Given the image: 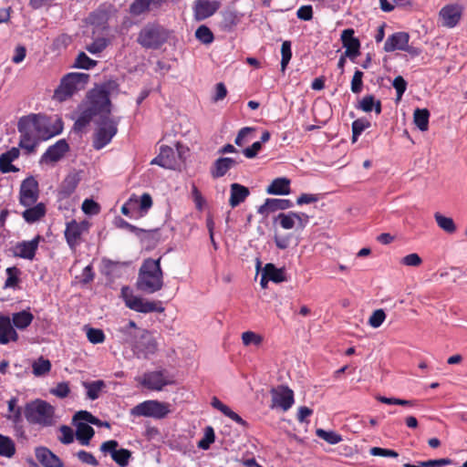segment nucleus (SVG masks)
I'll list each match as a JSON object with an SVG mask.
<instances>
[{
  "label": "nucleus",
  "instance_id": "nucleus-1",
  "mask_svg": "<svg viewBox=\"0 0 467 467\" xmlns=\"http://www.w3.org/2000/svg\"><path fill=\"white\" fill-rule=\"evenodd\" d=\"M116 87L115 82H109L91 89L87 100L78 106L79 115L74 124L76 130H82L94 117L99 116L93 136L96 150L103 149L118 132L119 118L110 116L112 105L109 99L110 90Z\"/></svg>",
  "mask_w": 467,
  "mask_h": 467
},
{
  "label": "nucleus",
  "instance_id": "nucleus-2",
  "mask_svg": "<svg viewBox=\"0 0 467 467\" xmlns=\"http://www.w3.org/2000/svg\"><path fill=\"white\" fill-rule=\"evenodd\" d=\"M20 133L19 147L27 153L34 152L42 140H47L63 130L62 120L54 121L44 115L30 114L20 118L17 123Z\"/></svg>",
  "mask_w": 467,
  "mask_h": 467
},
{
  "label": "nucleus",
  "instance_id": "nucleus-3",
  "mask_svg": "<svg viewBox=\"0 0 467 467\" xmlns=\"http://www.w3.org/2000/svg\"><path fill=\"white\" fill-rule=\"evenodd\" d=\"M122 339L138 359H149L159 350V343L154 333L140 327L133 320L119 327Z\"/></svg>",
  "mask_w": 467,
  "mask_h": 467
},
{
  "label": "nucleus",
  "instance_id": "nucleus-4",
  "mask_svg": "<svg viewBox=\"0 0 467 467\" xmlns=\"http://www.w3.org/2000/svg\"><path fill=\"white\" fill-rule=\"evenodd\" d=\"M163 286V273L161 267V258L145 259L140 268L137 287L146 294H153Z\"/></svg>",
  "mask_w": 467,
  "mask_h": 467
},
{
  "label": "nucleus",
  "instance_id": "nucleus-5",
  "mask_svg": "<svg viewBox=\"0 0 467 467\" xmlns=\"http://www.w3.org/2000/svg\"><path fill=\"white\" fill-rule=\"evenodd\" d=\"M24 415L28 423L40 427H50L56 422L55 408L40 399L27 402L24 408Z\"/></svg>",
  "mask_w": 467,
  "mask_h": 467
},
{
  "label": "nucleus",
  "instance_id": "nucleus-6",
  "mask_svg": "<svg viewBox=\"0 0 467 467\" xmlns=\"http://www.w3.org/2000/svg\"><path fill=\"white\" fill-rule=\"evenodd\" d=\"M170 37V31L159 24L150 23L140 31L137 42L144 48L158 49Z\"/></svg>",
  "mask_w": 467,
  "mask_h": 467
},
{
  "label": "nucleus",
  "instance_id": "nucleus-7",
  "mask_svg": "<svg viewBox=\"0 0 467 467\" xmlns=\"http://www.w3.org/2000/svg\"><path fill=\"white\" fill-rule=\"evenodd\" d=\"M89 76L85 73H69L65 76L59 87L55 91V98L59 101H64L70 98L76 91L85 88Z\"/></svg>",
  "mask_w": 467,
  "mask_h": 467
},
{
  "label": "nucleus",
  "instance_id": "nucleus-8",
  "mask_svg": "<svg viewBox=\"0 0 467 467\" xmlns=\"http://www.w3.org/2000/svg\"><path fill=\"white\" fill-rule=\"evenodd\" d=\"M171 412V405L157 400H149L140 402L130 410V415L135 417H148L161 420Z\"/></svg>",
  "mask_w": 467,
  "mask_h": 467
},
{
  "label": "nucleus",
  "instance_id": "nucleus-9",
  "mask_svg": "<svg viewBox=\"0 0 467 467\" xmlns=\"http://www.w3.org/2000/svg\"><path fill=\"white\" fill-rule=\"evenodd\" d=\"M121 295L125 305L130 309L136 312L147 314L152 312L161 313L164 311V308L160 305V303L149 301L142 297L134 296L128 286L122 287Z\"/></svg>",
  "mask_w": 467,
  "mask_h": 467
},
{
  "label": "nucleus",
  "instance_id": "nucleus-10",
  "mask_svg": "<svg viewBox=\"0 0 467 467\" xmlns=\"http://www.w3.org/2000/svg\"><path fill=\"white\" fill-rule=\"evenodd\" d=\"M138 381L145 389L153 391H161L166 386L174 382L165 369L145 372Z\"/></svg>",
  "mask_w": 467,
  "mask_h": 467
},
{
  "label": "nucleus",
  "instance_id": "nucleus-11",
  "mask_svg": "<svg viewBox=\"0 0 467 467\" xmlns=\"http://www.w3.org/2000/svg\"><path fill=\"white\" fill-rule=\"evenodd\" d=\"M89 226L88 221L77 222L72 220L67 223L64 234L66 241L72 250H75L80 244L81 236L88 232Z\"/></svg>",
  "mask_w": 467,
  "mask_h": 467
},
{
  "label": "nucleus",
  "instance_id": "nucleus-12",
  "mask_svg": "<svg viewBox=\"0 0 467 467\" xmlns=\"http://www.w3.org/2000/svg\"><path fill=\"white\" fill-rule=\"evenodd\" d=\"M272 403L271 409H281L283 411L288 410L294 404V392L286 386H277L270 390Z\"/></svg>",
  "mask_w": 467,
  "mask_h": 467
},
{
  "label": "nucleus",
  "instance_id": "nucleus-13",
  "mask_svg": "<svg viewBox=\"0 0 467 467\" xmlns=\"http://www.w3.org/2000/svg\"><path fill=\"white\" fill-rule=\"evenodd\" d=\"M39 196L38 182L30 176L26 178L20 185L19 202L23 206L34 205Z\"/></svg>",
  "mask_w": 467,
  "mask_h": 467
},
{
  "label": "nucleus",
  "instance_id": "nucleus-14",
  "mask_svg": "<svg viewBox=\"0 0 467 467\" xmlns=\"http://www.w3.org/2000/svg\"><path fill=\"white\" fill-rule=\"evenodd\" d=\"M119 443L115 440H109L100 445V451L104 453H109L112 460L120 467L129 464L131 452L127 449L118 450Z\"/></svg>",
  "mask_w": 467,
  "mask_h": 467
},
{
  "label": "nucleus",
  "instance_id": "nucleus-15",
  "mask_svg": "<svg viewBox=\"0 0 467 467\" xmlns=\"http://www.w3.org/2000/svg\"><path fill=\"white\" fill-rule=\"evenodd\" d=\"M43 240V237L41 235L35 236L30 241H22L18 242L14 247H13V254L16 257L26 259V260H33L36 256V253L37 251L39 243Z\"/></svg>",
  "mask_w": 467,
  "mask_h": 467
},
{
  "label": "nucleus",
  "instance_id": "nucleus-16",
  "mask_svg": "<svg viewBox=\"0 0 467 467\" xmlns=\"http://www.w3.org/2000/svg\"><path fill=\"white\" fill-rule=\"evenodd\" d=\"M341 41L345 48V57L354 61L360 54V42L354 36V30L351 28L343 30L341 33Z\"/></svg>",
  "mask_w": 467,
  "mask_h": 467
},
{
  "label": "nucleus",
  "instance_id": "nucleus-17",
  "mask_svg": "<svg viewBox=\"0 0 467 467\" xmlns=\"http://www.w3.org/2000/svg\"><path fill=\"white\" fill-rule=\"evenodd\" d=\"M221 6L217 0H196L193 5L194 18L197 21L212 16Z\"/></svg>",
  "mask_w": 467,
  "mask_h": 467
},
{
  "label": "nucleus",
  "instance_id": "nucleus-18",
  "mask_svg": "<svg viewBox=\"0 0 467 467\" xmlns=\"http://www.w3.org/2000/svg\"><path fill=\"white\" fill-rule=\"evenodd\" d=\"M441 25L445 27H454L462 17V7L458 5H447L440 11Z\"/></svg>",
  "mask_w": 467,
  "mask_h": 467
},
{
  "label": "nucleus",
  "instance_id": "nucleus-19",
  "mask_svg": "<svg viewBox=\"0 0 467 467\" xmlns=\"http://www.w3.org/2000/svg\"><path fill=\"white\" fill-rule=\"evenodd\" d=\"M17 340L18 334L12 325L11 318L7 316H0V344L6 345Z\"/></svg>",
  "mask_w": 467,
  "mask_h": 467
},
{
  "label": "nucleus",
  "instance_id": "nucleus-20",
  "mask_svg": "<svg viewBox=\"0 0 467 467\" xmlns=\"http://www.w3.org/2000/svg\"><path fill=\"white\" fill-rule=\"evenodd\" d=\"M410 41V35L407 32H396L387 38L384 44L385 52H393L396 50H404Z\"/></svg>",
  "mask_w": 467,
  "mask_h": 467
},
{
  "label": "nucleus",
  "instance_id": "nucleus-21",
  "mask_svg": "<svg viewBox=\"0 0 467 467\" xmlns=\"http://www.w3.org/2000/svg\"><path fill=\"white\" fill-rule=\"evenodd\" d=\"M150 164H156L165 169H175L176 155L173 149L169 146H161L159 155L150 161Z\"/></svg>",
  "mask_w": 467,
  "mask_h": 467
},
{
  "label": "nucleus",
  "instance_id": "nucleus-22",
  "mask_svg": "<svg viewBox=\"0 0 467 467\" xmlns=\"http://www.w3.org/2000/svg\"><path fill=\"white\" fill-rule=\"evenodd\" d=\"M166 2L167 0H135L130 6V12L134 16H140L161 8Z\"/></svg>",
  "mask_w": 467,
  "mask_h": 467
},
{
  "label": "nucleus",
  "instance_id": "nucleus-23",
  "mask_svg": "<svg viewBox=\"0 0 467 467\" xmlns=\"http://www.w3.org/2000/svg\"><path fill=\"white\" fill-rule=\"evenodd\" d=\"M293 203L287 199H266L265 203L258 208V213L268 216L271 213L286 210L292 207Z\"/></svg>",
  "mask_w": 467,
  "mask_h": 467
},
{
  "label": "nucleus",
  "instance_id": "nucleus-24",
  "mask_svg": "<svg viewBox=\"0 0 467 467\" xmlns=\"http://www.w3.org/2000/svg\"><path fill=\"white\" fill-rule=\"evenodd\" d=\"M237 164L238 161L233 158L221 157L213 162L211 167L210 173L214 179L221 178Z\"/></svg>",
  "mask_w": 467,
  "mask_h": 467
},
{
  "label": "nucleus",
  "instance_id": "nucleus-25",
  "mask_svg": "<svg viewBox=\"0 0 467 467\" xmlns=\"http://www.w3.org/2000/svg\"><path fill=\"white\" fill-rule=\"evenodd\" d=\"M68 150V144L65 140H59L54 145L48 147L42 156V161L46 162H55L59 161Z\"/></svg>",
  "mask_w": 467,
  "mask_h": 467
},
{
  "label": "nucleus",
  "instance_id": "nucleus-26",
  "mask_svg": "<svg viewBox=\"0 0 467 467\" xmlns=\"http://www.w3.org/2000/svg\"><path fill=\"white\" fill-rule=\"evenodd\" d=\"M36 458L44 467H63L62 461L46 447L36 449Z\"/></svg>",
  "mask_w": 467,
  "mask_h": 467
},
{
  "label": "nucleus",
  "instance_id": "nucleus-27",
  "mask_svg": "<svg viewBox=\"0 0 467 467\" xmlns=\"http://www.w3.org/2000/svg\"><path fill=\"white\" fill-rule=\"evenodd\" d=\"M19 150L12 148L0 155V171L2 173L17 172L19 171L12 162L19 157Z\"/></svg>",
  "mask_w": 467,
  "mask_h": 467
},
{
  "label": "nucleus",
  "instance_id": "nucleus-28",
  "mask_svg": "<svg viewBox=\"0 0 467 467\" xmlns=\"http://www.w3.org/2000/svg\"><path fill=\"white\" fill-rule=\"evenodd\" d=\"M266 192L273 195L289 194L290 180L285 177L275 179L266 188Z\"/></svg>",
  "mask_w": 467,
  "mask_h": 467
},
{
  "label": "nucleus",
  "instance_id": "nucleus-29",
  "mask_svg": "<svg viewBox=\"0 0 467 467\" xmlns=\"http://www.w3.org/2000/svg\"><path fill=\"white\" fill-rule=\"evenodd\" d=\"M249 193L250 192L247 187L236 182L231 184V195L229 199L231 207L234 208L244 202Z\"/></svg>",
  "mask_w": 467,
  "mask_h": 467
},
{
  "label": "nucleus",
  "instance_id": "nucleus-30",
  "mask_svg": "<svg viewBox=\"0 0 467 467\" xmlns=\"http://www.w3.org/2000/svg\"><path fill=\"white\" fill-rule=\"evenodd\" d=\"M26 209L22 213L24 220L28 223H36L46 214V206L44 203H35L32 206H26Z\"/></svg>",
  "mask_w": 467,
  "mask_h": 467
},
{
  "label": "nucleus",
  "instance_id": "nucleus-31",
  "mask_svg": "<svg viewBox=\"0 0 467 467\" xmlns=\"http://www.w3.org/2000/svg\"><path fill=\"white\" fill-rule=\"evenodd\" d=\"M18 398L14 396L7 401L8 413L5 418L11 421L14 425H18L22 422V409L18 406Z\"/></svg>",
  "mask_w": 467,
  "mask_h": 467
},
{
  "label": "nucleus",
  "instance_id": "nucleus-32",
  "mask_svg": "<svg viewBox=\"0 0 467 467\" xmlns=\"http://www.w3.org/2000/svg\"><path fill=\"white\" fill-rule=\"evenodd\" d=\"M10 318L14 327L23 330L30 326L34 319V316L27 310H22L20 312L14 313Z\"/></svg>",
  "mask_w": 467,
  "mask_h": 467
},
{
  "label": "nucleus",
  "instance_id": "nucleus-33",
  "mask_svg": "<svg viewBox=\"0 0 467 467\" xmlns=\"http://www.w3.org/2000/svg\"><path fill=\"white\" fill-rule=\"evenodd\" d=\"M109 18V13L106 7H100L91 13L88 16V22L98 27L105 29Z\"/></svg>",
  "mask_w": 467,
  "mask_h": 467
},
{
  "label": "nucleus",
  "instance_id": "nucleus-34",
  "mask_svg": "<svg viewBox=\"0 0 467 467\" xmlns=\"http://www.w3.org/2000/svg\"><path fill=\"white\" fill-rule=\"evenodd\" d=\"M212 406L220 410L223 415L233 420L234 422L244 426L246 422L234 411H233L228 406L223 404L218 398L213 397L211 402Z\"/></svg>",
  "mask_w": 467,
  "mask_h": 467
},
{
  "label": "nucleus",
  "instance_id": "nucleus-35",
  "mask_svg": "<svg viewBox=\"0 0 467 467\" xmlns=\"http://www.w3.org/2000/svg\"><path fill=\"white\" fill-rule=\"evenodd\" d=\"M94 433L93 428L88 424L85 422H78L77 424L76 437L81 445L88 446Z\"/></svg>",
  "mask_w": 467,
  "mask_h": 467
},
{
  "label": "nucleus",
  "instance_id": "nucleus-36",
  "mask_svg": "<svg viewBox=\"0 0 467 467\" xmlns=\"http://www.w3.org/2000/svg\"><path fill=\"white\" fill-rule=\"evenodd\" d=\"M263 271L265 272V275L268 277L269 281L274 283H281L285 280V273L284 268H277L271 263L266 264Z\"/></svg>",
  "mask_w": 467,
  "mask_h": 467
},
{
  "label": "nucleus",
  "instance_id": "nucleus-37",
  "mask_svg": "<svg viewBox=\"0 0 467 467\" xmlns=\"http://www.w3.org/2000/svg\"><path fill=\"white\" fill-rule=\"evenodd\" d=\"M430 112L427 109H416L413 113L415 125L421 131H426L429 128Z\"/></svg>",
  "mask_w": 467,
  "mask_h": 467
},
{
  "label": "nucleus",
  "instance_id": "nucleus-38",
  "mask_svg": "<svg viewBox=\"0 0 467 467\" xmlns=\"http://www.w3.org/2000/svg\"><path fill=\"white\" fill-rule=\"evenodd\" d=\"M16 453V444L14 441L0 433V456L11 458Z\"/></svg>",
  "mask_w": 467,
  "mask_h": 467
},
{
  "label": "nucleus",
  "instance_id": "nucleus-39",
  "mask_svg": "<svg viewBox=\"0 0 467 467\" xmlns=\"http://www.w3.org/2000/svg\"><path fill=\"white\" fill-rule=\"evenodd\" d=\"M83 386L87 389V397L91 400H97L103 388H105V382L103 380H95L92 382H84Z\"/></svg>",
  "mask_w": 467,
  "mask_h": 467
},
{
  "label": "nucleus",
  "instance_id": "nucleus-40",
  "mask_svg": "<svg viewBox=\"0 0 467 467\" xmlns=\"http://www.w3.org/2000/svg\"><path fill=\"white\" fill-rule=\"evenodd\" d=\"M78 179L75 175H69L67 176L62 182L60 189H59V196L60 198H67L68 197L75 189L78 186Z\"/></svg>",
  "mask_w": 467,
  "mask_h": 467
},
{
  "label": "nucleus",
  "instance_id": "nucleus-41",
  "mask_svg": "<svg viewBox=\"0 0 467 467\" xmlns=\"http://www.w3.org/2000/svg\"><path fill=\"white\" fill-rule=\"evenodd\" d=\"M51 369V362L40 357L32 364V371L36 377H42L47 375Z\"/></svg>",
  "mask_w": 467,
  "mask_h": 467
},
{
  "label": "nucleus",
  "instance_id": "nucleus-42",
  "mask_svg": "<svg viewBox=\"0 0 467 467\" xmlns=\"http://www.w3.org/2000/svg\"><path fill=\"white\" fill-rule=\"evenodd\" d=\"M7 278L5 282L4 288H16L19 284V275L21 274V271L16 267H7L6 270Z\"/></svg>",
  "mask_w": 467,
  "mask_h": 467
},
{
  "label": "nucleus",
  "instance_id": "nucleus-43",
  "mask_svg": "<svg viewBox=\"0 0 467 467\" xmlns=\"http://www.w3.org/2000/svg\"><path fill=\"white\" fill-rule=\"evenodd\" d=\"M435 221L440 228L449 234H452L456 230L455 223L451 217H446L439 213L434 214Z\"/></svg>",
  "mask_w": 467,
  "mask_h": 467
},
{
  "label": "nucleus",
  "instance_id": "nucleus-44",
  "mask_svg": "<svg viewBox=\"0 0 467 467\" xmlns=\"http://www.w3.org/2000/svg\"><path fill=\"white\" fill-rule=\"evenodd\" d=\"M296 217V213L289 212L287 213H281L276 217V221H278L280 226L283 229L290 230L296 227L295 218Z\"/></svg>",
  "mask_w": 467,
  "mask_h": 467
},
{
  "label": "nucleus",
  "instance_id": "nucleus-45",
  "mask_svg": "<svg viewBox=\"0 0 467 467\" xmlns=\"http://www.w3.org/2000/svg\"><path fill=\"white\" fill-rule=\"evenodd\" d=\"M195 37L204 45L211 44L214 39L213 34L211 31V29L204 25L200 26L196 29Z\"/></svg>",
  "mask_w": 467,
  "mask_h": 467
},
{
  "label": "nucleus",
  "instance_id": "nucleus-46",
  "mask_svg": "<svg viewBox=\"0 0 467 467\" xmlns=\"http://www.w3.org/2000/svg\"><path fill=\"white\" fill-rule=\"evenodd\" d=\"M316 434L318 438L326 441L329 444H337L342 441L341 435L332 431H325L323 429H317Z\"/></svg>",
  "mask_w": 467,
  "mask_h": 467
},
{
  "label": "nucleus",
  "instance_id": "nucleus-47",
  "mask_svg": "<svg viewBox=\"0 0 467 467\" xmlns=\"http://www.w3.org/2000/svg\"><path fill=\"white\" fill-rule=\"evenodd\" d=\"M103 265L107 275H116L119 271L128 266V263H120L109 259H103Z\"/></svg>",
  "mask_w": 467,
  "mask_h": 467
},
{
  "label": "nucleus",
  "instance_id": "nucleus-48",
  "mask_svg": "<svg viewBox=\"0 0 467 467\" xmlns=\"http://www.w3.org/2000/svg\"><path fill=\"white\" fill-rule=\"evenodd\" d=\"M281 71L285 72L286 69V67L291 60L292 57V50H291V42L286 40L284 41L281 47Z\"/></svg>",
  "mask_w": 467,
  "mask_h": 467
},
{
  "label": "nucleus",
  "instance_id": "nucleus-49",
  "mask_svg": "<svg viewBox=\"0 0 467 467\" xmlns=\"http://www.w3.org/2000/svg\"><path fill=\"white\" fill-rule=\"evenodd\" d=\"M376 399L385 404L389 405H400V406H409L413 407L416 404V400H402L398 398H387L384 396H377Z\"/></svg>",
  "mask_w": 467,
  "mask_h": 467
},
{
  "label": "nucleus",
  "instance_id": "nucleus-50",
  "mask_svg": "<svg viewBox=\"0 0 467 467\" xmlns=\"http://www.w3.org/2000/svg\"><path fill=\"white\" fill-rule=\"evenodd\" d=\"M215 434L214 431L211 426H208L204 430V436L198 442V447L202 450H208L210 445L214 442Z\"/></svg>",
  "mask_w": 467,
  "mask_h": 467
},
{
  "label": "nucleus",
  "instance_id": "nucleus-51",
  "mask_svg": "<svg viewBox=\"0 0 467 467\" xmlns=\"http://www.w3.org/2000/svg\"><path fill=\"white\" fill-rule=\"evenodd\" d=\"M109 45V40L105 37L96 38L90 45L87 46V50L91 54L101 53Z\"/></svg>",
  "mask_w": 467,
  "mask_h": 467
},
{
  "label": "nucleus",
  "instance_id": "nucleus-52",
  "mask_svg": "<svg viewBox=\"0 0 467 467\" xmlns=\"http://www.w3.org/2000/svg\"><path fill=\"white\" fill-rule=\"evenodd\" d=\"M97 62L91 58H89L84 52H81L76 61H75V67L84 69H90L92 68Z\"/></svg>",
  "mask_w": 467,
  "mask_h": 467
},
{
  "label": "nucleus",
  "instance_id": "nucleus-53",
  "mask_svg": "<svg viewBox=\"0 0 467 467\" xmlns=\"http://www.w3.org/2000/svg\"><path fill=\"white\" fill-rule=\"evenodd\" d=\"M87 337L92 344H99L104 342L105 335L101 329L88 327L87 329Z\"/></svg>",
  "mask_w": 467,
  "mask_h": 467
},
{
  "label": "nucleus",
  "instance_id": "nucleus-54",
  "mask_svg": "<svg viewBox=\"0 0 467 467\" xmlns=\"http://www.w3.org/2000/svg\"><path fill=\"white\" fill-rule=\"evenodd\" d=\"M386 318V314L383 309L375 310L368 319V325L373 328L379 327Z\"/></svg>",
  "mask_w": 467,
  "mask_h": 467
},
{
  "label": "nucleus",
  "instance_id": "nucleus-55",
  "mask_svg": "<svg viewBox=\"0 0 467 467\" xmlns=\"http://www.w3.org/2000/svg\"><path fill=\"white\" fill-rule=\"evenodd\" d=\"M242 340L244 346H249L251 344L260 345L262 343V337L252 331H246L242 334Z\"/></svg>",
  "mask_w": 467,
  "mask_h": 467
},
{
  "label": "nucleus",
  "instance_id": "nucleus-56",
  "mask_svg": "<svg viewBox=\"0 0 467 467\" xmlns=\"http://www.w3.org/2000/svg\"><path fill=\"white\" fill-rule=\"evenodd\" d=\"M392 86L396 89V92H397V100L401 99V98L407 88L406 80L401 76H398L394 78V80L392 82Z\"/></svg>",
  "mask_w": 467,
  "mask_h": 467
},
{
  "label": "nucleus",
  "instance_id": "nucleus-57",
  "mask_svg": "<svg viewBox=\"0 0 467 467\" xmlns=\"http://www.w3.org/2000/svg\"><path fill=\"white\" fill-rule=\"evenodd\" d=\"M363 72L357 69L353 75L352 80H351V91L355 94H358L363 86Z\"/></svg>",
  "mask_w": 467,
  "mask_h": 467
},
{
  "label": "nucleus",
  "instance_id": "nucleus-58",
  "mask_svg": "<svg viewBox=\"0 0 467 467\" xmlns=\"http://www.w3.org/2000/svg\"><path fill=\"white\" fill-rule=\"evenodd\" d=\"M77 457L78 458V460L80 462H82L83 463H86L88 465H91V466H98L99 465V462L97 461V459L94 457V455L88 451H79L77 452Z\"/></svg>",
  "mask_w": 467,
  "mask_h": 467
},
{
  "label": "nucleus",
  "instance_id": "nucleus-59",
  "mask_svg": "<svg viewBox=\"0 0 467 467\" xmlns=\"http://www.w3.org/2000/svg\"><path fill=\"white\" fill-rule=\"evenodd\" d=\"M82 211L86 214L94 215L99 213V205L91 199H86L82 203Z\"/></svg>",
  "mask_w": 467,
  "mask_h": 467
},
{
  "label": "nucleus",
  "instance_id": "nucleus-60",
  "mask_svg": "<svg viewBox=\"0 0 467 467\" xmlns=\"http://www.w3.org/2000/svg\"><path fill=\"white\" fill-rule=\"evenodd\" d=\"M69 391L70 389L67 382H60L50 389V393L58 398H66L69 394Z\"/></svg>",
  "mask_w": 467,
  "mask_h": 467
},
{
  "label": "nucleus",
  "instance_id": "nucleus-61",
  "mask_svg": "<svg viewBox=\"0 0 467 467\" xmlns=\"http://www.w3.org/2000/svg\"><path fill=\"white\" fill-rule=\"evenodd\" d=\"M61 436L59 437V441L64 444H69L74 441V433L73 430L66 425L60 427Z\"/></svg>",
  "mask_w": 467,
  "mask_h": 467
},
{
  "label": "nucleus",
  "instance_id": "nucleus-62",
  "mask_svg": "<svg viewBox=\"0 0 467 467\" xmlns=\"http://www.w3.org/2000/svg\"><path fill=\"white\" fill-rule=\"evenodd\" d=\"M74 420H85L90 424H98L99 419L93 416L90 412L80 410L77 412L73 418Z\"/></svg>",
  "mask_w": 467,
  "mask_h": 467
},
{
  "label": "nucleus",
  "instance_id": "nucleus-63",
  "mask_svg": "<svg viewBox=\"0 0 467 467\" xmlns=\"http://www.w3.org/2000/svg\"><path fill=\"white\" fill-rule=\"evenodd\" d=\"M369 126V121L364 119H358L352 123V133H355V135H360Z\"/></svg>",
  "mask_w": 467,
  "mask_h": 467
},
{
  "label": "nucleus",
  "instance_id": "nucleus-64",
  "mask_svg": "<svg viewBox=\"0 0 467 467\" xmlns=\"http://www.w3.org/2000/svg\"><path fill=\"white\" fill-rule=\"evenodd\" d=\"M422 263L418 254L412 253L401 259V264L407 266H419Z\"/></svg>",
  "mask_w": 467,
  "mask_h": 467
}]
</instances>
